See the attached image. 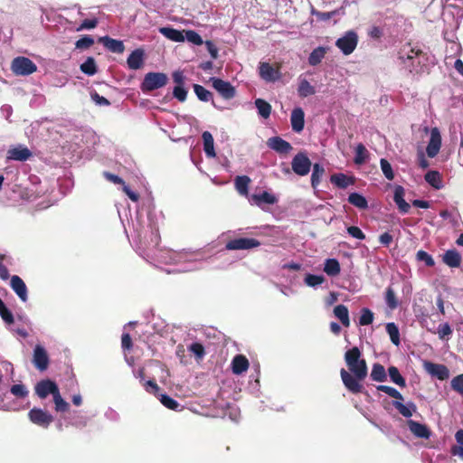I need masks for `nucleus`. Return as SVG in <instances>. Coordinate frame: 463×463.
I'll return each mask as SVG.
<instances>
[{"label":"nucleus","instance_id":"1","mask_svg":"<svg viewBox=\"0 0 463 463\" xmlns=\"http://www.w3.org/2000/svg\"><path fill=\"white\" fill-rule=\"evenodd\" d=\"M361 352L357 347L349 349L345 354V360L348 369L354 373L351 375L345 369H341L340 374L345 388L353 393L362 392L364 387L360 383L367 375V365L364 359H361Z\"/></svg>","mask_w":463,"mask_h":463},{"label":"nucleus","instance_id":"2","mask_svg":"<svg viewBox=\"0 0 463 463\" xmlns=\"http://www.w3.org/2000/svg\"><path fill=\"white\" fill-rule=\"evenodd\" d=\"M399 59L403 66L411 73H420L424 71L427 63L432 62L430 61V56L423 52L418 47H412L410 43L404 45L399 52Z\"/></svg>","mask_w":463,"mask_h":463},{"label":"nucleus","instance_id":"3","mask_svg":"<svg viewBox=\"0 0 463 463\" xmlns=\"http://www.w3.org/2000/svg\"><path fill=\"white\" fill-rule=\"evenodd\" d=\"M168 78L163 72H148L145 75L141 83L143 91H152L166 85Z\"/></svg>","mask_w":463,"mask_h":463},{"label":"nucleus","instance_id":"4","mask_svg":"<svg viewBox=\"0 0 463 463\" xmlns=\"http://www.w3.org/2000/svg\"><path fill=\"white\" fill-rule=\"evenodd\" d=\"M11 70L15 75L27 76L36 71L35 63L26 57H16L13 60Z\"/></svg>","mask_w":463,"mask_h":463},{"label":"nucleus","instance_id":"5","mask_svg":"<svg viewBox=\"0 0 463 463\" xmlns=\"http://www.w3.org/2000/svg\"><path fill=\"white\" fill-rule=\"evenodd\" d=\"M358 43V35L354 31H347L342 37L338 38L335 45L345 55L351 54Z\"/></svg>","mask_w":463,"mask_h":463},{"label":"nucleus","instance_id":"6","mask_svg":"<svg viewBox=\"0 0 463 463\" xmlns=\"http://www.w3.org/2000/svg\"><path fill=\"white\" fill-rule=\"evenodd\" d=\"M312 163L306 153L299 152L298 153L291 161V167L293 172L299 175L305 176L307 175L311 169Z\"/></svg>","mask_w":463,"mask_h":463},{"label":"nucleus","instance_id":"7","mask_svg":"<svg viewBox=\"0 0 463 463\" xmlns=\"http://www.w3.org/2000/svg\"><path fill=\"white\" fill-rule=\"evenodd\" d=\"M30 421L41 428L47 429L53 421V416L47 411L34 407L28 412Z\"/></svg>","mask_w":463,"mask_h":463},{"label":"nucleus","instance_id":"8","mask_svg":"<svg viewBox=\"0 0 463 463\" xmlns=\"http://www.w3.org/2000/svg\"><path fill=\"white\" fill-rule=\"evenodd\" d=\"M210 81L212 82L213 87L220 93L222 98L230 99L235 96V89L229 81H225L215 77H212Z\"/></svg>","mask_w":463,"mask_h":463},{"label":"nucleus","instance_id":"9","mask_svg":"<svg viewBox=\"0 0 463 463\" xmlns=\"http://www.w3.org/2000/svg\"><path fill=\"white\" fill-rule=\"evenodd\" d=\"M249 202L250 204H254L261 209H264V204L273 205L279 202L278 197L267 191L260 194H253L250 196Z\"/></svg>","mask_w":463,"mask_h":463},{"label":"nucleus","instance_id":"10","mask_svg":"<svg viewBox=\"0 0 463 463\" xmlns=\"http://www.w3.org/2000/svg\"><path fill=\"white\" fill-rule=\"evenodd\" d=\"M169 261L175 263L187 262L188 266L184 268L182 271H190L197 269V265L194 263V253L192 252H169Z\"/></svg>","mask_w":463,"mask_h":463},{"label":"nucleus","instance_id":"11","mask_svg":"<svg viewBox=\"0 0 463 463\" xmlns=\"http://www.w3.org/2000/svg\"><path fill=\"white\" fill-rule=\"evenodd\" d=\"M441 146V135L438 128H433L430 129V137L426 148V153L429 157H435L440 149Z\"/></svg>","mask_w":463,"mask_h":463},{"label":"nucleus","instance_id":"12","mask_svg":"<svg viewBox=\"0 0 463 463\" xmlns=\"http://www.w3.org/2000/svg\"><path fill=\"white\" fill-rule=\"evenodd\" d=\"M34 390H35V393L41 399L46 398L49 394H52L53 397L57 392H60L57 384L53 381H51V380L40 381L35 385Z\"/></svg>","mask_w":463,"mask_h":463},{"label":"nucleus","instance_id":"13","mask_svg":"<svg viewBox=\"0 0 463 463\" xmlns=\"http://www.w3.org/2000/svg\"><path fill=\"white\" fill-rule=\"evenodd\" d=\"M258 240L252 238H239L230 241L226 244V249L230 250H249L260 246Z\"/></svg>","mask_w":463,"mask_h":463},{"label":"nucleus","instance_id":"14","mask_svg":"<svg viewBox=\"0 0 463 463\" xmlns=\"http://www.w3.org/2000/svg\"><path fill=\"white\" fill-rule=\"evenodd\" d=\"M32 156V152L25 146L18 145L8 149L6 159L24 162Z\"/></svg>","mask_w":463,"mask_h":463},{"label":"nucleus","instance_id":"15","mask_svg":"<svg viewBox=\"0 0 463 463\" xmlns=\"http://www.w3.org/2000/svg\"><path fill=\"white\" fill-rule=\"evenodd\" d=\"M424 369L431 376L437 377L439 380H446L449 376V371L444 364H434L429 361L424 362Z\"/></svg>","mask_w":463,"mask_h":463},{"label":"nucleus","instance_id":"16","mask_svg":"<svg viewBox=\"0 0 463 463\" xmlns=\"http://www.w3.org/2000/svg\"><path fill=\"white\" fill-rule=\"evenodd\" d=\"M33 362L35 367L40 371L47 369L49 358L45 349L42 345H37L34 347Z\"/></svg>","mask_w":463,"mask_h":463},{"label":"nucleus","instance_id":"17","mask_svg":"<svg viewBox=\"0 0 463 463\" xmlns=\"http://www.w3.org/2000/svg\"><path fill=\"white\" fill-rule=\"evenodd\" d=\"M10 286L23 302L27 301V287L19 276L14 275L11 277Z\"/></svg>","mask_w":463,"mask_h":463},{"label":"nucleus","instance_id":"18","mask_svg":"<svg viewBox=\"0 0 463 463\" xmlns=\"http://www.w3.org/2000/svg\"><path fill=\"white\" fill-rule=\"evenodd\" d=\"M267 145L269 148L279 154H287L292 149V146L280 137H272L268 139Z\"/></svg>","mask_w":463,"mask_h":463},{"label":"nucleus","instance_id":"19","mask_svg":"<svg viewBox=\"0 0 463 463\" xmlns=\"http://www.w3.org/2000/svg\"><path fill=\"white\" fill-rule=\"evenodd\" d=\"M290 123L294 132L300 133L305 127V113L304 110L298 107L295 108L290 115Z\"/></svg>","mask_w":463,"mask_h":463},{"label":"nucleus","instance_id":"20","mask_svg":"<svg viewBox=\"0 0 463 463\" xmlns=\"http://www.w3.org/2000/svg\"><path fill=\"white\" fill-rule=\"evenodd\" d=\"M410 431L417 438L429 439L430 437V430L422 423L417 422L412 420L407 421Z\"/></svg>","mask_w":463,"mask_h":463},{"label":"nucleus","instance_id":"21","mask_svg":"<svg viewBox=\"0 0 463 463\" xmlns=\"http://www.w3.org/2000/svg\"><path fill=\"white\" fill-rule=\"evenodd\" d=\"M127 63L129 69L138 70L144 64V51L142 49H136L128 57Z\"/></svg>","mask_w":463,"mask_h":463},{"label":"nucleus","instance_id":"22","mask_svg":"<svg viewBox=\"0 0 463 463\" xmlns=\"http://www.w3.org/2000/svg\"><path fill=\"white\" fill-rule=\"evenodd\" d=\"M402 400L393 401L392 406L405 418H410L412 416L414 412L417 411L416 405L411 402H408L407 403H402L401 402Z\"/></svg>","mask_w":463,"mask_h":463},{"label":"nucleus","instance_id":"23","mask_svg":"<svg viewBox=\"0 0 463 463\" xmlns=\"http://www.w3.org/2000/svg\"><path fill=\"white\" fill-rule=\"evenodd\" d=\"M103 45L110 52L115 53H122L125 50L122 41L112 39L109 36H104L99 39Z\"/></svg>","mask_w":463,"mask_h":463},{"label":"nucleus","instance_id":"24","mask_svg":"<svg viewBox=\"0 0 463 463\" xmlns=\"http://www.w3.org/2000/svg\"><path fill=\"white\" fill-rule=\"evenodd\" d=\"M248 368L249 361L244 355L238 354L234 356L232 362V369L234 374H241L246 372Z\"/></svg>","mask_w":463,"mask_h":463},{"label":"nucleus","instance_id":"25","mask_svg":"<svg viewBox=\"0 0 463 463\" xmlns=\"http://www.w3.org/2000/svg\"><path fill=\"white\" fill-rule=\"evenodd\" d=\"M203 141V150L207 157L213 158L215 157V150H214V141L213 135L208 132L204 131L202 135Z\"/></svg>","mask_w":463,"mask_h":463},{"label":"nucleus","instance_id":"26","mask_svg":"<svg viewBox=\"0 0 463 463\" xmlns=\"http://www.w3.org/2000/svg\"><path fill=\"white\" fill-rule=\"evenodd\" d=\"M259 71L260 77L266 81L272 82L277 80V71L267 62H261L260 64Z\"/></svg>","mask_w":463,"mask_h":463},{"label":"nucleus","instance_id":"27","mask_svg":"<svg viewBox=\"0 0 463 463\" xmlns=\"http://www.w3.org/2000/svg\"><path fill=\"white\" fill-rule=\"evenodd\" d=\"M159 32L167 39L172 40L176 43H181L184 41V32L170 28V27H162L159 29Z\"/></svg>","mask_w":463,"mask_h":463},{"label":"nucleus","instance_id":"28","mask_svg":"<svg viewBox=\"0 0 463 463\" xmlns=\"http://www.w3.org/2000/svg\"><path fill=\"white\" fill-rule=\"evenodd\" d=\"M328 48L318 46L316 49H314L308 57V63L311 66H317L318 65L322 60L325 58V55L327 52Z\"/></svg>","mask_w":463,"mask_h":463},{"label":"nucleus","instance_id":"29","mask_svg":"<svg viewBox=\"0 0 463 463\" xmlns=\"http://www.w3.org/2000/svg\"><path fill=\"white\" fill-rule=\"evenodd\" d=\"M250 181V178L247 175L237 176L234 180L237 192L241 195L247 196L249 194V184Z\"/></svg>","mask_w":463,"mask_h":463},{"label":"nucleus","instance_id":"30","mask_svg":"<svg viewBox=\"0 0 463 463\" xmlns=\"http://www.w3.org/2000/svg\"><path fill=\"white\" fill-rule=\"evenodd\" d=\"M443 261L451 268H457L460 265L461 256L457 250H449L445 252Z\"/></svg>","mask_w":463,"mask_h":463},{"label":"nucleus","instance_id":"31","mask_svg":"<svg viewBox=\"0 0 463 463\" xmlns=\"http://www.w3.org/2000/svg\"><path fill=\"white\" fill-rule=\"evenodd\" d=\"M325 168L318 163L313 165L312 175H311V186L317 189L320 184L322 177L325 175Z\"/></svg>","mask_w":463,"mask_h":463},{"label":"nucleus","instance_id":"32","mask_svg":"<svg viewBox=\"0 0 463 463\" xmlns=\"http://www.w3.org/2000/svg\"><path fill=\"white\" fill-rule=\"evenodd\" d=\"M334 315L341 321L344 326H350L348 308L345 305H337L334 308Z\"/></svg>","mask_w":463,"mask_h":463},{"label":"nucleus","instance_id":"33","mask_svg":"<svg viewBox=\"0 0 463 463\" xmlns=\"http://www.w3.org/2000/svg\"><path fill=\"white\" fill-rule=\"evenodd\" d=\"M330 181L333 184L342 189L354 184V180L351 177H347L345 174H335L331 175Z\"/></svg>","mask_w":463,"mask_h":463},{"label":"nucleus","instance_id":"34","mask_svg":"<svg viewBox=\"0 0 463 463\" xmlns=\"http://www.w3.org/2000/svg\"><path fill=\"white\" fill-rule=\"evenodd\" d=\"M354 152H355V156L354 158V162L355 165H363L364 163L366 162V160L369 157V152L362 143L358 144L355 146Z\"/></svg>","mask_w":463,"mask_h":463},{"label":"nucleus","instance_id":"35","mask_svg":"<svg viewBox=\"0 0 463 463\" xmlns=\"http://www.w3.org/2000/svg\"><path fill=\"white\" fill-rule=\"evenodd\" d=\"M340 264L335 259H327L325 262L324 271L328 276H336L340 273Z\"/></svg>","mask_w":463,"mask_h":463},{"label":"nucleus","instance_id":"36","mask_svg":"<svg viewBox=\"0 0 463 463\" xmlns=\"http://www.w3.org/2000/svg\"><path fill=\"white\" fill-rule=\"evenodd\" d=\"M315 88L306 79L299 80L298 93L301 98H307L315 94Z\"/></svg>","mask_w":463,"mask_h":463},{"label":"nucleus","instance_id":"37","mask_svg":"<svg viewBox=\"0 0 463 463\" xmlns=\"http://www.w3.org/2000/svg\"><path fill=\"white\" fill-rule=\"evenodd\" d=\"M348 202L359 209H366L368 207L366 198L358 193L350 194L348 196Z\"/></svg>","mask_w":463,"mask_h":463},{"label":"nucleus","instance_id":"38","mask_svg":"<svg viewBox=\"0 0 463 463\" xmlns=\"http://www.w3.org/2000/svg\"><path fill=\"white\" fill-rule=\"evenodd\" d=\"M371 378L375 382H384L386 381V372L383 365L380 364H374L371 372Z\"/></svg>","mask_w":463,"mask_h":463},{"label":"nucleus","instance_id":"39","mask_svg":"<svg viewBox=\"0 0 463 463\" xmlns=\"http://www.w3.org/2000/svg\"><path fill=\"white\" fill-rule=\"evenodd\" d=\"M388 374L390 376L391 381L397 384L400 387H405L406 386V381L400 373L399 370L395 366H390L388 368Z\"/></svg>","mask_w":463,"mask_h":463},{"label":"nucleus","instance_id":"40","mask_svg":"<svg viewBox=\"0 0 463 463\" xmlns=\"http://www.w3.org/2000/svg\"><path fill=\"white\" fill-rule=\"evenodd\" d=\"M255 106L258 109V113L263 118H268L271 113V106L262 99H257L255 100Z\"/></svg>","mask_w":463,"mask_h":463},{"label":"nucleus","instance_id":"41","mask_svg":"<svg viewBox=\"0 0 463 463\" xmlns=\"http://www.w3.org/2000/svg\"><path fill=\"white\" fill-rule=\"evenodd\" d=\"M80 71L88 76H93L97 72V65L94 58L88 57L87 60L80 64Z\"/></svg>","mask_w":463,"mask_h":463},{"label":"nucleus","instance_id":"42","mask_svg":"<svg viewBox=\"0 0 463 463\" xmlns=\"http://www.w3.org/2000/svg\"><path fill=\"white\" fill-rule=\"evenodd\" d=\"M426 182L436 189H439L442 186L440 175L437 171H429L425 175Z\"/></svg>","mask_w":463,"mask_h":463},{"label":"nucleus","instance_id":"43","mask_svg":"<svg viewBox=\"0 0 463 463\" xmlns=\"http://www.w3.org/2000/svg\"><path fill=\"white\" fill-rule=\"evenodd\" d=\"M386 332L388 333L392 343L395 345H400V332L398 326L394 323L386 325Z\"/></svg>","mask_w":463,"mask_h":463},{"label":"nucleus","instance_id":"44","mask_svg":"<svg viewBox=\"0 0 463 463\" xmlns=\"http://www.w3.org/2000/svg\"><path fill=\"white\" fill-rule=\"evenodd\" d=\"M194 90L197 98L202 101H209L213 97L212 93L208 90L199 84L194 85Z\"/></svg>","mask_w":463,"mask_h":463},{"label":"nucleus","instance_id":"45","mask_svg":"<svg viewBox=\"0 0 463 463\" xmlns=\"http://www.w3.org/2000/svg\"><path fill=\"white\" fill-rule=\"evenodd\" d=\"M159 400L165 407H166L170 410H173V411L180 410L181 405L175 400H174L173 398H171L170 396H168L166 394H161Z\"/></svg>","mask_w":463,"mask_h":463},{"label":"nucleus","instance_id":"46","mask_svg":"<svg viewBox=\"0 0 463 463\" xmlns=\"http://www.w3.org/2000/svg\"><path fill=\"white\" fill-rule=\"evenodd\" d=\"M188 351L193 354L196 359L202 360L205 355L204 347L200 343H193L187 347Z\"/></svg>","mask_w":463,"mask_h":463},{"label":"nucleus","instance_id":"47","mask_svg":"<svg viewBox=\"0 0 463 463\" xmlns=\"http://www.w3.org/2000/svg\"><path fill=\"white\" fill-rule=\"evenodd\" d=\"M385 302L389 308L395 309L398 307V301L394 290L389 287L385 292Z\"/></svg>","mask_w":463,"mask_h":463},{"label":"nucleus","instance_id":"48","mask_svg":"<svg viewBox=\"0 0 463 463\" xmlns=\"http://www.w3.org/2000/svg\"><path fill=\"white\" fill-rule=\"evenodd\" d=\"M325 281V278L322 275L307 274L305 278V283L311 288H316L321 285Z\"/></svg>","mask_w":463,"mask_h":463},{"label":"nucleus","instance_id":"49","mask_svg":"<svg viewBox=\"0 0 463 463\" xmlns=\"http://www.w3.org/2000/svg\"><path fill=\"white\" fill-rule=\"evenodd\" d=\"M373 321V313L369 308H363L361 310V316L359 318V324L361 326L371 325Z\"/></svg>","mask_w":463,"mask_h":463},{"label":"nucleus","instance_id":"50","mask_svg":"<svg viewBox=\"0 0 463 463\" xmlns=\"http://www.w3.org/2000/svg\"><path fill=\"white\" fill-rule=\"evenodd\" d=\"M377 390L385 392L389 396L398 400H403L402 395L395 388L387 385H378Z\"/></svg>","mask_w":463,"mask_h":463},{"label":"nucleus","instance_id":"51","mask_svg":"<svg viewBox=\"0 0 463 463\" xmlns=\"http://www.w3.org/2000/svg\"><path fill=\"white\" fill-rule=\"evenodd\" d=\"M380 165L381 169L383 171V174L384 175L385 178L392 181L394 178V174L392 168L391 164L384 158H382L380 160Z\"/></svg>","mask_w":463,"mask_h":463},{"label":"nucleus","instance_id":"52","mask_svg":"<svg viewBox=\"0 0 463 463\" xmlns=\"http://www.w3.org/2000/svg\"><path fill=\"white\" fill-rule=\"evenodd\" d=\"M0 316L2 319L8 325L14 323V316L12 312L6 307L5 303L0 299Z\"/></svg>","mask_w":463,"mask_h":463},{"label":"nucleus","instance_id":"53","mask_svg":"<svg viewBox=\"0 0 463 463\" xmlns=\"http://www.w3.org/2000/svg\"><path fill=\"white\" fill-rule=\"evenodd\" d=\"M184 40H187L189 43H192L195 45L203 44V39L199 33L193 30L184 31Z\"/></svg>","mask_w":463,"mask_h":463},{"label":"nucleus","instance_id":"54","mask_svg":"<svg viewBox=\"0 0 463 463\" xmlns=\"http://www.w3.org/2000/svg\"><path fill=\"white\" fill-rule=\"evenodd\" d=\"M53 402L57 411L64 412L68 411L69 403L62 399L60 392L53 396Z\"/></svg>","mask_w":463,"mask_h":463},{"label":"nucleus","instance_id":"55","mask_svg":"<svg viewBox=\"0 0 463 463\" xmlns=\"http://www.w3.org/2000/svg\"><path fill=\"white\" fill-rule=\"evenodd\" d=\"M439 215L445 219V220H449V222L452 223V225L454 227H458V222H459V215L458 213L456 212H449L448 210H444V211H441Z\"/></svg>","mask_w":463,"mask_h":463},{"label":"nucleus","instance_id":"56","mask_svg":"<svg viewBox=\"0 0 463 463\" xmlns=\"http://www.w3.org/2000/svg\"><path fill=\"white\" fill-rule=\"evenodd\" d=\"M93 43H94V39L90 35H85V36L81 37L80 39H79L75 43V47H76V49L85 50V49H89L90 46H92Z\"/></svg>","mask_w":463,"mask_h":463},{"label":"nucleus","instance_id":"57","mask_svg":"<svg viewBox=\"0 0 463 463\" xmlns=\"http://www.w3.org/2000/svg\"><path fill=\"white\" fill-rule=\"evenodd\" d=\"M10 392L13 395L18 398H24L28 395L29 392L24 384H14L11 387Z\"/></svg>","mask_w":463,"mask_h":463},{"label":"nucleus","instance_id":"58","mask_svg":"<svg viewBox=\"0 0 463 463\" xmlns=\"http://www.w3.org/2000/svg\"><path fill=\"white\" fill-rule=\"evenodd\" d=\"M450 385L455 392H457L460 395H463V373L455 376L451 380Z\"/></svg>","mask_w":463,"mask_h":463},{"label":"nucleus","instance_id":"59","mask_svg":"<svg viewBox=\"0 0 463 463\" xmlns=\"http://www.w3.org/2000/svg\"><path fill=\"white\" fill-rule=\"evenodd\" d=\"M416 256L418 260L424 261L428 267H432L435 264L433 258L424 250H419Z\"/></svg>","mask_w":463,"mask_h":463},{"label":"nucleus","instance_id":"60","mask_svg":"<svg viewBox=\"0 0 463 463\" xmlns=\"http://www.w3.org/2000/svg\"><path fill=\"white\" fill-rule=\"evenodd\" d=\"M452 334V329L449 323L440 324L438 327V335L440 339H446Z\"/></svg>","mask_w":463,"mask_h":463},{"label":"nucleus","instance_id":"61","mask_svg":"<svg viewBox=\"0 0 463 463\" xmlns=\"http://www.w3.org/2000/svg\"><path fill=\"white\" fill-rule=\"evenodd\" d=\"M347 233L354 239L363 241L365 239V234L363 231L357 226H349L346 229Z\"/></svg>","mask_w":463,"mask_h":463},{"label":"nucleus","instance_id":"62","mask_svg":"<svg viewBox=\"0 0 463 463\" xmlns=\"http://www.w3.org/2000/svg\"><path fill=\"white\" fill-rule=\"evenodd\" d=\"M173 96L181 102L186 99L187 90L184 86H175L173 90Z\"/></svg>","mask_w":463,"mask_h":463},{"label":"nucleus","instance_id":"63","mask_svg":"<svg viewBox=\"0 0 463 463\" xmlns=\"http://www.w3.org/2000/svg\"><path fill=\"white\" fill-rule=\"evenodd\" d=\"M91 100L98 106H109L110 102L105 97L99 95L96 91L90 92Z\"/></svg>","mask_w":463,"mask_h":463},{"label":"nucleus","instance_id":"64","mask_svg":"<svg viewBox=\"0 0 463 463\" xmlns=\"http://www.w3.org/2000/svg\"><path fill=\"white\" fill-rule=\"evenodd\" d=\"M98 25V20L96 18L94 19H85L82 21L80 25L76 29L77 32L82 31V30H90L93 29Z\"/></svg>","mask_w":463,"mask_h":463}]
</instances>
